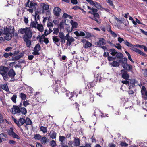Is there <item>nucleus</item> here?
<instances>
[{"label": "nucleus", "mask_w": 147, "mask_h": 147, "mask_svg": "<svg viewBox=\"0 0 147 147\" xmlns=\"http://www.w3.org/2000/svg\"><path fill=\"white\" fill-rule=\"evenodd\" d=\"M62 17L63 18H69V15L66 13H64L63 14V16H62Z\"/></svg>", "instance_id": "obj_61"}, {"label": "nucleus", "mask_w": 147, "mask_h": 147, "mask_svg": "<svg viewBox=\"0 0 147 147\" xmlns=\"http://www.w3.org/2000/svg\"><path fill=\"white\" fill-rule=\"evenodd\" d=\"M71 24L72 25V27L71 28V30H69L67 29V31L69 32H71L73 30L74 28H76L78 25V24L76 22H74L73 21L71 20Z\"/></svg>", "instance_id": "obj_18"}, {"label": "nucleus", "mask_w": 147, "mask_h": 147, "mask_svg": "<svg viewBox=\"0 0 147 147\" xmlns=\"http://www.w3.org/2000/svg\"><path fill=\"white\" fill-rule=\"evenodd\" d=\"M90 84H91L92 86V87L95 86L97 83V81L94 80L92 82H90Z\"/></svg>", "instance_id": "obj_55"}, {"label": "nucleus", "mask_w": 147, "mask_h": 147, "mask_svg": "<svg viewBox=\"0 0 147 147\" xmlns=\"http://www.w3.org/2000/svg\"><path fill=\"white\" fill-rule=\"evenodd\" d=\"M0 137L1 139L3 141H6L7 136L6 134L5 133H2L0 134Z\"/></svg>", "instance_id": "obj_22"}, {"label": "nucleus", "mask_w": 147, "mask_h": 147, "mask_svg": "<svg viewBox=\"0 0 147 147\" xmlns=\"http://www.w3.org/2000/svg\"><path fill=\"white\" fill-rule=\"evenodd\" d=\"M127 59L126 58L124 57L123 58H122L121 59H120L119 60V62H122V63L124 65L126 63H127Z\"/></svg>", "instance_id": "obj_34"}, {"label": "nucleus", "mask_w": 147, "mask_h": 147, "mask_svg": "<svg viewBox=\"0 0 147 147\" xmlns=\"http://www.w3.org/2000/svg\"><path fill=\"white\" fill-rule=\"evenodd\" d=\"M53 30L54 31L53 34L57 35L59 32V29L58 28H54Z\"/></svg>", "instance_id": "obj_42"}, {"label": "nucleus", "mask_w": 147, "mask_h": 147, "mask_svg": "<svg viewBox=\"0 0 147 147\" xmlns=\"http://www.w3.org/2000/svg\"><path fill=\"white\" fill-rule=\"evenodd\" d=\"M52 39L54 43L56 44L57 46H59L57 44L59 41L60 39L58 38L57 36H54L52 37Z\"/></svg>", "instance_id": "obj_21"}, {"label": "nucleus", "mask_w": 147, "mask_h": 147, "mask_svg": "<svg viewBox=\"0 0 147 147\" xmlns=\"http://www.w3.org/2000/svg\"><path fill=\"white\" fill-rule=\"evenodd\" d=\"M111 65L114 67H118L120 65L119 62L115 61H113L112 63H111Z\"/></svg>", "instance_id": "obj_27"}, {"label": "nucleus", "mask_w": 147, "mask_h": 147, "mask_svg": "<svg viewBox=\"0 0 147 147\" xmlns=\"http://www.w3.org/2000/svg\"><path fill=\"white\" fill-rule=\"evenodd\" d=\"M7 74L8 77L9 76L10 78H13L16 75V73L14 70L11 68L9 70Z\"/></svg>", "instance_id": "obj_15"}, {"label": "nucleus", "mask_w": 147, "mask_h": 147, "mask_svg": "<svg viewBox=\"0 0 147 147\" xmlns=\"http://www.w3.org/2000/svg\"><path fill=\"white\" fill-rule=\"evenodd\" d=\"M125 52L128 56L129 59L133 63H134V61H133L130 54L127 51H125Z\"/></svg>", "instance_id": "obj_40"}, {"label": "nucleus", "mask_w": 147, "mask_h": 147, "mask_svg": "<svg viewBox=\"0 0 147 147\" xmlns=\"http://www.w3.org/2000/svg\"><path fill=\"white\" fill-rule=\"evenodd\" d=\"M26 122V120L23 118H20L18 119V120H17V122L16 123L17 124L18 126L20 128L21 131L22 132L23 129L21 127V126L25 124V122ZM24 127V126H23Z\"/></svg>", "instance_id": "obj_7"}, {"label": "nucleus", "mask_w": 147, "mask_h": 147, "mask_svg": "<svg viewBox=\"0 0 147 147\" xmlns=\"http://www.w3.org/2000/svg\"><path fill=\"white\" fill-rule=\"evenodd\" d=\"M67 45H70L71 44V42L74 41V39L72 37L70 39L67 38Z\"/></svg>", "instance_id": "obj_29"}, {"label": "nucleus", "mask_w": 147, "mask_h": 147, "mask_svg": "<svg viewBox=\"0 0 147 147\" xmlns=\"http://www.w3.org/2000/svg\"><path fill=\"white\" fill-rule=\"evenodd\" d=\"M11 28L9 29L7 27L4 28L3 31V34H5V36L4 37L5 39L7 40H10L13 36L11 35L10 32H9Z\"/></svg>", "instance_id": "obj_6"}, {"label": "nucleus", "mask_w": 147, "mask_h": 147, "mask_svg": "<svg viewBox=\"0 0 147 147\" xmlns=\"http://www.w3.org/2000/svg\"><path fill=\"white\" fill-rule=\"evenodd\" d=\"M124 43L128 47H131V49L133 51L144 57H147V55L146 54L139 49L135 47L131 43H130L127 40H125Z\"/></svg>", "instance_id": "obj_3"}, {"label": "nucleus", "mask_w": 147, "mask_h": 147, "mask_svg": "<svg viewBox=\"0 0 147 147\" xmlns=\"http://www.w3.org/2000/svg\"><path fill=\"white\" fill-rule=\"evenodd\" d=\"M40 130L43 133H45L47 132V127H44L42 126H40Z\"/></svg>", "instance_id": "obj_31"}, {"label": "nucleus", "mask_w": 147, "mask_h": 147, "mask_svg": "<svg viewBox=\"0 0 147 147\" xmlns=\"http://www.w3.org/2000/svg\"><path fill=\"white\" fill-rule=\"evenodd\" d=\"M13 129L12 127H11L10 129L8 131V134L10 136L14 138H16L18 139H19L20 138L19 136L16 134L13 131Z\"/></svg>", "instance_id": "obj_8"}, {"label": "nucleus", "mask_w": 147, "mask_h": 147, "mask_svg": "<svg viewBox=\"0 0 147 147\" xmlns=\"http://www.w3.org/2000/svg\"><path fill=\"white\" fill-rule=\"evenodd\" d=\"M116 57L118 59H121L123 58V55L121 53L119 52L116 54Z\"/></svg>", "instance_id": "obj_33"}, {"label": "nucleus", "mask_w": 147, "mask_h": 147, "mask_svg": "<svg viewBox=\"0 0 147 147\" xmlns=\"http://www.w3.org/2000/svg\"><path fill=\"white\" fill-rule=\"evenodd\" d=\"M75 145L76 146H79L80 144V140L78 138H74Z\"/></svg>", "instance_id": "obj_24"}, {"label": "nucleus", "mask_w": 147, "mask_h": 147, "mask_svg": "<svg viewBox=\"0 0 147 147\" xmlns=\"http://www.w3.org/2000/svg\"><path fill=\"white\" fill-rule=\"evenodd\" d=\"M42 136L39 134H36L34 136V138L35 139L40 140L41 139Z\"/></svg>", "instance_id": "obj_43"}, {"label": "nucleus", "mask_w": 147, "mask_h": 147, "mask_svg": "<svg viewBox=\"0 0 147 147\" xmlns=\"http://www.w3.org/2000/svg\"><path fill=\"white\" fill-rule=\"evenodd\" d=\"M122 83L125 84H128V86H131V83H129V81L127 80H122L121 81Z\"/></svg>", "instance_id": "obj_47"}, {"label": "nucleus", "mask_w": 147, "mask_h": 147, "mask_svg": "<svg viewBox=\"0 0 147 147\" xmlns=\"http://www.w3.org/2000/svg\"><path fill=\"white\" fill-rule=\"evenodd\" d=\"M53 11L55 16L57 17H59L60 16V13L61 12V10L58 7H55Z\"/></svg>", "instance_id": "obj_10"}, {"label": "nucleus", "mask_w": 147, "mask_h": 147, "mask_svg": "<svg viewBox=\"0 0 147 147\" xmlns=\"http://www.w3.org/2000/svg\"><path fill=\"white\" fill-rule=\"evenodd\" d=\"M42 38L44 39L43 41L45 44H47L49 43V41L47 38H45V36H43Z\"/></svg>", "instance_id": "obj_52"}, {"label": "nucleus", "mask_w": 147, "mask_h": 147, "mask_svg": "<svg viewBox=\"0 0 147 147\" xmlns=\"http://www.w3.org/2000/svg\"><path fill=\"white\" fill-rule=\"evenodd\" d=\"M64 26L63 25V22H61L59 24V27L60 30H61L62 29L64 28Z\"/></svg>", "instance_id": "obj_58"}, {"label": "nucleus", "mask_w": 147, "mask_h": 147, "mask_svg": "<svg viewBox=\"0 0 147 147\" xmlns=\"http://www.w3.org/2000/svg\"><path fill=\"white\" fill-rule=\"evenodd\" d=\"M36 28L40 32H42L43 31V27L42 24H38Z\"/></svg>", "instance_id": "obj_25"}, {"label": "nucleus", "mask_w": 147, "mask_h": 147, "mask_svg": "<svg viewBox=\"0 0 147 147\" xmlns=\"http://www.w3.org/2000/svg\"><path fill=\"white\" fill-rule=\"evenodd\" d=\"M108 59L110 61H112L115 60V58L113 56H109L107 57Z\"/></svg>", "instance_id": "obj_56"}, {"label": "nucleus", "mask_w": 147, "mask_h": 147, "mask_svg": "<svg viewBox=\"0 0 147 147\" xmlns=\"http://www.w3.org/2000/svg\"><path fill=\"white\" fill-rule=\"evenodd\" d=\"M10 111L12 114L18 116L26 115L27 112L26 108H20L16 105H13V107L11 108Z\"/></svg>", "instance_id": "obj_1"}, {"label": "nucleus", "mask_w": 147, "mask_h": 147, "mask_svg": "<svg viewBox=\"0 0 147 147\" xmlns=\"http://www.w3.org/2000/svg\"><path fill=\"white\" fill-rule=\"evenodd\" d=\"M88 9L91 10L88 12L90 14L93 15L92 17L91 18L96 21L98 24H100L101 23V20L99 19L100 16L99 14L97 13L98 11V10L95 8H91L89 6H88Z\"/></svg>", "instance_id": "obj_2"}, {"label": "nucleus", "mask_w": 147, "mask_h": 147, "mask_svg": "<svg viewBox=\"0 0 147 147\" xmlns=\"http://www.w3.org/2000/svg\"><path fill=\"white\" fill-rule=\"evenodd\" d=\"M82 42L83 43L86 42L84 46V48H86L90 47L92 45V43L88 41H86L85 39H83L82 40Z\"/></svg>", "instance_id": "obj_16"}, {"label": "nucleus", "mask_w": 147, "mask_h": 147, "mask_svg": "<svg viewBox=\"0 0 147 147\" xmlns=\"http://www.w3.org/2000/svg\"><path fill=\"white\" fill-rule=\"evenodd\" d=\"M65 94L66 96L68 97L70 95H71V96H70V98H69V99H70L71 101V102H72L71 103V104H74V103H76V102H74V100L73 99H72V98L74 96V94L73 92H71V93L70 92L68 91H66V92Z\"/></svg>", "instance_id": "obj_11"}, {"label": "nucleus", "mask_w": 147, "mask_h": 147, "mask_svg": "<svg viewBox=\"0 0 147 147\" xmlns=\"http://www.w3.org/2000/svg\"><path fill=\"white\" fill-rule=\"evenodd\" d=\"M106 40L103 38H100L98 42H97V45L98 47L104 45L106 44Z\"/></svg>", "instance_id": "obj_14"}, {"label": "nucleus", "mask_w": 147, "mask_h": 147, "mask_svg": "<svg viewBox=\"0 0 147 147\" xmlns=\"http://www.w3.org/2000/svg\"><path fill=\"white\" fill-rule=\"evenodd\" d=\"M32 34L29 35L28 37H25L23 38L24 42L26 43L27 46L28 47H30L31 45V42L30 40L32 37Z\"/></svg>", "instance_id": "obj_9"}, {"label": "nucleus", "mask_w": 147, "mask_h": 147, "mask_svg": "<svg viewBox=\"0 0 147 147\" xmlns=\"http://www.w3.org/2000/svg\"><path fill=\"white\" fill-rule=\"evenodd\" d=\"M37 5L36 3H34L32 1H30V0H28L27 2L25 3V6L29 8H32V7H34Z\"/></svg>", "instance_id": "obj_12"}, {"label": "nucleus", "mask_w": 147, "mask_h": 147, "mask_svg": "<svg viewBox=\"0 0 147 147\" xmlns=\"http://www.w3.org/2000/svg\"><path fill=\"white\" fill-rule=\"evenodd\" d=\"M90 4L91 5L94 6L95 7L98 9L100 8L101 7V5L99 3L96 1H94L92 0H91Z\"/></svg>", "instance_id": "obj_17"}, {"label": "nucleus", "mask_w": 147, "mask_h": 147, "mask_svg": "<svg viewBox=\"0 0 147 147\" xmlns=\"http://www.w3.org/2000/svg\"><path fill=\"white\" fill-rule=\"evenodd\" d=\"M17 95L15 94L13 95L11 98V100L13 102L16 103V102Z\"/></svg>", "instance_id": "obj_39"}, {"label": "nucleus", "mask_w": 147, "mask_h": 147, "mask_svg": "<svg viewBox=\"0 0 147 147\" xmlns=\"http://www.w3.org/2000/svg\"><path fill=\"white\" fill-rule=\"evenodd\" d=\"M41 47L39 44L36 45L34 48V50L40 51L41 50Z\"/></svg>", "instance_id": "obj_38"}, {"label": "nucleus", "mask_w": 147, "mask_h": 147, "mask_svg": "<svg viewBox=\"0 0 147 147\" xmlns=\"http://www.w3.org/2000/svg\"><path fill=\"white\" fill-rule=\"evenodd\" d=\"M59 37L61 39H63V38L65 37L64 33L62 32H60L59 34Z\"/></svg>", "instance_id": "obj_46"}, {"label": "nucleus", "mask_w": 147, "mask_h": 147, "mask_svg": "<svg viewBox=\"0 0 147 147\" xmlns=\"http://www.w3.org/2000/svg\"><path fill=\"white\" fill-rule=\"evenodd\" d=\"M30 26L32 28H36V26L34 21L31 22Z\"/></svg>", "instance_id": "obj_54"}, {"label": "nucleus", "mask_w": 147, "mask_h": 147, "mask_svg": "<svg viewBox=\"0 0 147 147\" xmlns=\"http://www.w3.org/2000/svg\"><path fill=\"white\" fill-rule=\"evenodd\" d=\"M52 31H53V30H52L51 29V28H50L49 29V31H48L47 32V33L46 34V32H47V29L45 30V32H44V35H45V36H47L50 33H51V32H52Z\"/></svg>", "instance_id": "obj_37"}, {"label": "nucleus", "mask_w": 147, "mask_h": 147, "mask_svg": "<svg viewBox=\"0 0 147 147\" xmlns=\"http://www.w3.org/2000/svg\"><path fill=\"white\" fill-rule=\"evenodd\" d=\"M25 123L24 125V128H26L28 125H31L32 124V121L30 119L27 118L26 120Z\"/></svg>", "instance_id": "obj_20"}, {"label": "nucleus", "mask_w": 147, "mask_h": 147, "mask_svg": "<svg viewBox=\"0 0 147 147\" xmlns=\"http://www.w3.org/2000/svg\"><path fill=\"white\" fill-rule=\"evenodd\" d=\"M20 59V57L19 56V55H18L15 57H13L11 59V60L12 61H15V60H19Z\"/></svg>", "instance_id": "obj_50"}, {"label": "nucleus", "mask_w": 147, "mask_h": 147, "mask_svg": "<svg viewBox=\"0 0 147 147\" xmlns=\"http://www.w3.org/2000/svg\"><path fill=\"white\" fill-rule=\"evenodd\" d=\"M53 24L52 22H49L47 23V26L48 27L51 28L53 27Z\"/></svg>", "instance_id": "obj_57"}, {"label": "nucleus", "mask_w": 147, "mask_h": 147, "mask_svg": "<svg viewBox=\"0 0 147 147\" xmlns=\"http://www.w3.org/2000/svg\"><path fill=\"white\" fill-rule=\"evenodd\" d=\"M39 51L34 50L33 52H32V54L35 55H40V53L39 52Z\"/></svg>", "instance_id": "obj_51"}, {"label": "nucleus", "mask_w": 147, "mask_h": 147, "mask_svg": "<svg viewBox=\"0 0 147 147\" xmlns=\"http://www.w3.org/2000/svg\"><path fill=\"white\" fill-rule=\"evenodd\" d=\"M107 31L110 32L111 31H112L111 29V26L109 25H107Z\"/></svg>", "instance_id": "obj_59"}, {"label": "nucleus", "mask_w": 147, "mask_h": 147, "mask_svg": "<svg viewBox=\"0 0 147 147\" xmlns=\"http://www.w3.org/2000/svg\"><path fill=\"white\" fill-rule=\"evenodd\" d=\"M121 72L122 74V77L126 80H128L129 78V76L127 71L124 70H121Z\"/></svg>", "instance_id": "obj_13"}, {"label": "nucleus", "mask_w": 147, "mask_h": 147, "mask_svg": "<svg viewBox=\"0 0 147 147\" xmlns=\"http://www.w3.org/2000/svg\"><path fill=\"white\" fill-rule=\"evenodd\" d=\"M85 147H91V144L88 143H85Z\"/></svg>", "instance_id": "obj_63"}, {"label": "nucleus", "mask_w": 147, "mask_h": 147, "mask_svg": "<svg viewBox=\"0 0 147 147\" xmlns=\"http://www.w3.org/2000/svg\"><path fill=\"white\" fill-rule=\"evenodd\" d=\"M124 68L129 71H131L132 69V66L131 65H129L127 63H126L123 65V66Z\"/></svg>", "instance_id": "obj_19"}, {"label": "nucleus", "mask_w": 147, "mask_h": 147, "mask_svg": "<svg viewBox=\"0 0 147 147\" xmlns=\"http://www.w3.org/2000/svg\"><path fill=\"white\" fill-rule=\"evenodd\" d=\"M41 139V141L42 144H44L46 143L47 139L46 138V137L45 136L42 137Z\"/></svg>", "instance_id": "obj_35"}, {"label": "nucleus", "mask_w": 147, "mask_h": 147, "mask_svg": "<svg viewBox=\"0 0 147 147\" xmlns=\"http://www.w3.org/2000/svg\"><path fill=\"white\" fill-rule=\"evenodd\" d=\"M120 145L122 146L126 147L128 145L125 142H121L120 143Z\"/></svg>", "instance_id": "obj_53"}, {"label": "nucleus", "mask_w": 147, "mask_h": 147, "mask_svg": "<svg viewBox=\"0 0 147 147\" xmlns=\"http://www.w3.org/2000/svg\"><path fill=\"white\" fill-rule=\"evenodd\" d=\"M118 41L120 43H121L122 41H125L123 39L121 38L120 37H119L118 38Z\"/></svg>", "instance_id": "obj_62"}, {"label": "nucleus", "mask_w": 147, "mask_h": 147, "mask_svg": "<svg viewBox=\"0 0 147 147\" xmlns=\"http://www.w3.org/2000/svg\"><path fill=\"white\" fill-rule=\"evenodd\" d=\"M49 135L50 138L52 139H55L56 138L57 133L54 131H52L49 133Z\"/></svg>", "instance_id": "obj_23"}, {"label": "nucleus", "mask_w": 147, "mask_h": 147, "mask_svg": "<svg viewBox=\"0 0 147 147\" xmlns=\"http://www.w3.org/2000/svg\"><path fill=\"white\" fill-rule=\"evenodd\" d=\"M18 32L21 34H25L23 36V38L25 37H28V36L32 34V32L29 28H21L18 31Z\"/></svg>", "instance_id": "obj_5"}, {"label": "nucleus", "mask_w": 147, "mask_h": 147, "mask_svg": "<svg viewBox=\"0 0 147 147\" xmlns=\"http://www.w3.org/2000/svg\"><path fill=\"white\" fill-rule=\"evenodd\" d=\"M109 52H111L110 54L113 56H115L117 53V52L113 48L110 49Z\"/></svg>", "instance_id": "obj_30"}, {"label": "nucleus", "mask_w": 147, "mask_h": 147, "mask_svg": "<svg viewBox=\"0 0 147 147\" xmlns=\"http://www.w3.org/2000/svg\"><path fill=\"white\" fill-rule=\"evenodd\" d=\"M60 87V86H59L58 85H57L55 86V88L53 90V92L55 93V92H57L58 94H59L58 92V88H59V87Z\"/></svg>", "instance_id": "obj_49"}, {"label": "nucleus", "mask_w": 147, "mask_h": 147, "mask_svg": "<svg viewBox=\"0 0 147 147\" xmlns=\"http://www.w3.org/2000/svg\"><path fill=\"white\" fill-rule=\"evenodd\" d=\"M49 8V5L44 4L43 6V9L45 10H47Z\"/></svg>", "instance_id": "obj_48"}, {"label": "nucleus", "mask_w": 147, "mask_h": 147, "mask_svg": "<svg viewBox=\"0 0 147 147\" xmlns=\"http://www.w3.org/2000/svg\"><path fill=\"white\" fill-rule=\"evenodd\" d=\"M9 70V68L7 67L3 66L0 67V74L5 81L8 80V77L7 74Z\"/></svg>", "instance_id": "obj_4"}, {"label": "nucleus", "mask_w": 147, "mask_h": 147, "mask_svg": "<svg viewBox=\"0 0 147 147\" xmlns=\"http://www.w3.org/2000/svg\"><path fill=\"white\" fill-rule=\"evenodd\" d=\"M1 86L2 89H3L6 92H7L9 91V89L8 88V86L7 84H2L1 85Z\"/></svg>", "instance_id": "obj_28"}, {"label": "nucleus", "mask_w": 147, "mask_h": 147, "mask_svg": "<svg viewBox=\"0 0 147 147\" xmlns=\"http://www.w3.org/2000/svg\"><path fill=\"white\" fill-rule=\"evenodd\" d=\"M20 97L21 98L22 100H25L26 99L27 96L23 93H20Z\"/></svg>", "instance_id": "obj_26"}, {"label": "nucleus", "mask_w": 147, "mask_h": 147, "mask_svg": "<svg viewBox=\"0 0 147 147\" xmlns=\"http://www.w3.org/2000/svg\"><path fill=\"white\" fill-rule=\"evenodd\" d=\"M29 101L28 100H24L23 101V105L25 107L26 106L29 104Z\"/></svg>", "instance_id": "obj_45"}, {"label": "nucleus", "mask_w": 147, "mask_h": 147, "mask_svg": "<svg viewBox=\"0 0 147 147\" xmlns=\"http://www.w3.org/2000/svg\"><path fill=\"white\" fill-rule=\"evenodd\" d=\"M49 143L50 146L51 147H54L57 145L56 142L54 140L50 141Z\"/></svg>", "instance_id": "obj_36"}, {"label": "nucleus", "mask_w": 147, "mask_h": 147, "mask_svg": "<svg viewBox=\"0 0 147 147\" xmlns=\"http://www.w3.org/2000/svg\"><path fill=\"white\" fill-rule=\"evenodd\" d=\"M141 32L145 35L147 36V32H146L143 30L142 29H140Z\"/></svg>", "instance_id": "obj_64"}, {"label": "nucleus", "mask_w": 147, "mask_h": 147, "mask_svg": "<svg viewBox=\"0 0 147 147\" xmlns=\"http://www.w3.org/2000/svg\"><path fill=\"white\" fill-rule=\"evenodd\" d=\"M110 33L112 35V36L113 37H117V34L115 33L114 32L112 31H111L110 32Z\"/></svg>", "instance_id": "obj_60"}, {"label": "nucleus", "mask_w": 147, "mask_h": 147, "mask_svg": "<svg viewBox=\"0 0 147 147\" xmlns=\"http://www.w3.org/2000/svg\"><path fill=\"white\" fill-rule=\"evenodd\" d=\"M98 113H100V111L98 109H96L94 111V116L97 117L98 116Z\"/></svg>", "instance_id": "obj_44"}, {"label": "nucleus", "mask_w": 147, "mask_h": 147, "mask_svg": "<svg viewBox=\"0 0 147 147\" xmlns=\"http://www.w3.org/2000/svg\"><path fill=\"white\" fill-rule=\"evenodd\" d=\"M65 139L66 138L64 136H59V140L62 143L65 140Z\"/></svg>", "instance_id": "obj_41"}, {"label": "nucleus", "mask_w": 147, "mask_h": 147, "mask_svg": "<svg viewBox=\"0 0 147 147\" xmlns=\"http://www.w3.org/2000/svg\"><path fill=\"white\" fill-rule=\"evenodd\" d=\"M107 2L109 3V5L112 7L113 8L115 9V7L113 3V0H107Z\"/></svg>", "instance_id": "obj_32"}]
</instances>
